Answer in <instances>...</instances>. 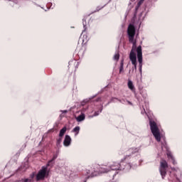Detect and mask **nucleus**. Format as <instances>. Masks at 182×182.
Wrapping results in <instances>:
<instances>
[{
  "label": "nucleus",
  "instance_id": "15",
  "mask_svg": "<svg viewBox=\"0 0 182 182\" xmlns=\"http://www.w3.org/2000/svg\"><path fill=\"white\" fill-rule=\"evenodd\" d=\"M23 182H33V179H31V178L23 179Z\"/></svg>",
  "mask_w": 182,
  "mask_h": 182
},
{
  "label": "nucleus",
  "instance_id": "7",
  "mask_svg": "<svg viewBox=\"0 0 182 182\" xmlns=\"http://www.w3.org/2000/svg\"><path fill=\"white\" fill-rule=\"evenodd\" d=\"M136 53L140 69H141V63H143V54L141 53V46H138V48H136Z\"/></svg>",
  "mask_w": 182,
  "mask_h": 182
},
{
  "label": "nucleus",
  "instance_id": "2",
  "mask_svg": "<svg viewBox=\"0 0 182 182\" xmlns=\"http://www.w3.org/2000/svg\"><path fill=\"white\" fill-rule=\"evenodd\" d=\"M149 124L151 127V132L154 137L156 141H160V140H161V134H160V129H159L157 124H156L154 121H149Z\"/></svg>",
  "mask_w": 182,
  "mask_h": 182
},
{
  "label": "nucleus",
  "instance_id": "22",
  "mask_svg": "<svg viewBox=\"0 0 182 182\" xmlns=\"http://www.w3.org/2000/svg\"><path fill=\"white\" fill-rule=\"evenodd\" d=\"M63 113H68V110H62L61 111Z\"/></svg>",
  "mask_w": 182,
  "mask_h": 182
},
{
  "label": "nucleus",
  "instance_id": "25",
  "mask_svg": "<svg viewBox=\"0 0 182 182\" xmlns=\"http://www.w3.org/2000/svg\"><path fill=\"white\" fill-rule=\"evenodd\" d=\"M132 1H134V0H132Z\"/></svg>",
  "mask_w": 182,
  "mask_h": 182
},
{
  "label": "nucleus",
  "instance_id": "18",
  "mask_svg": "<svg viewBox=\"0 0 182 182\" xmlns=\"http://www.w3.org/2000/svg\"><path fill=\"white\" fill-rule=\"evenodd\" d=\"M33 177H35V173H32L31 176H30V179L31 180H33Z\"/></svg>",
  "mask_w": 182,
  "mask_h": 182
},
{
  "label": "nucleus",
  "instance_id": "23",
  "mask_svg": "<svg viewBox=\"0 0 182 182\" xmlns=\"http://www.w3.org/2000/svg\"><path fill=\"white\" fill-rule=\"evenodd\" d=\"M82 105H84L85 104H83V102H82Z\"/></svg>",
  "mask_w": 182,
  "mask_h": 182
},
{
  "label": "nucleus",
  "instance_id": "3",
  "mask_svg": "<svg viewBox=\"0 0 182 182\" xmlns=\"http://www.w3.org/2000/svg\"><path fill=\"white\" fill-rule=\"evenodd\" d=\"M127 32L129 38V42L133 43L132 48H135L136 50V42L134 41V35L136 33V29L134 28V26L130 24L128 27Z\"/></svg>",
  "mask_w": 182,
  "mask_h": 182
},
{
  "label": "nucleus",
  "instance_id": "8",
  "mask_svg": "<svg viewBox=\"0 0 182 182\" xmlns=\"http://www.w3.org/2000/svg\"><path fill=\"white\" fill-rule=\"evenodd\" d=\"M72 141V139L69 135H66L63 141V144L65 147L70 146V143Z\"/></svg>",
  "mask_w": 182,
  "mask_h": 182
},
{
  "label": "nucleus",
  "instance_id": "13",
  "mask_svg": "<svg viewBox=\"0 0 182 182\" xmlns=\"http://www.w3.org/2000/svg\"><path fill=\"white\" fill-rule=\"evenodd\" d=\"M80 130V127H75L74 129H73V132L75 133H76V134H79V132Z\"/></svg>",
  "mask_w": 182,
  "mask_h": 182
},
{
  "label": "nucleus",
  "instance_id": "20",
  "mask_svg": "<svg viewBox=\"0 0 182 182\" xmlns=\"http://www.w3.org/2000/svg\"><path fill=\"white\" fill-rule=\"evenodd\" d=\"M122 70H123V65H121V68L119 69V72L122 73Z\"/></svg>",
  "mask_w": 182,
  "mask_h": 182
},
{
  "label": "nucleus",
  "instance_id": "14",
  "mask_svg": "<svg viewBox=\"0 0 182 182\" xmlns=\"http://www.w3.org/2000/svg\"><path fill=\"white\" fill-rule=\"evenodd\" d=\"M119 58H120V55H119V53H116L114 55V60H119Z\"/></svg>",
  "mask_w": 182,
  "mask_h": 182
},
{
  "label": "nucleus",
  "instance_id": "12",
  "mask_svg": "<svg viewBox=\"0 0 182 182\" xmlns=\"http://www.w3.org/2000/svg\"><path fill=\"white\" fill-rule=\"evenodd\" d=\"M167 156L168 159H171V160H172V163L173 164H176V161H174V157H173V155H171V152H168L167 153Z\"/></svg>",
  "mask_w": 182,
  "mask_h": 182
},
{
  "label": "nucleus",
  "instance_id": "17",
  "mask_svg": "<svg viewBox=\"0 0 182 182\" xmlns=\"http://www.w3.org/2000/svg\"><path fill=\"white\" fill-rule=\"evenodd\" d=\"M62 142V137L59 138L57 141V144H59L60 143Z\"/></svg>",
  "mask_w": 182,
  "mask_h": 182
},
{
  "label": "nucleus",
  "instance_id": "10",
  "mask_svg": "<svg viewBox=\"0 0 182 182\" xmlns=\"http://www.w3.org/2000/svg\"><path fill=\"white\" fill-rule=\"evenodd\" d=\"M128 87L130 90H134V85H133V82H132V80L128 81Z\"/></svg>",
  "mask_w": 182,
  "mask_h": 182
},
{
  "label": "nucleus",
  "instance_id": "24",
  "mask_svg": "<svg viewBox=\"0 0 182 182\" xmlns=\"http://www.w3.org/2000/svg\"><path fill=\"white\" fill-rule=\"evenodd\" d=\"M172 170H174V168H172Z\"/></svg>",
  "mask_w": 182,
  "mask_h": 182
},
{
  "label": "nucleus",
  "instance_id": "1",
  "mask_svg": "<svg viewBox=\"0 0 182 182\" xmlns=\"http://www.w3.org/2000/svg\"><path fill=\"white\" fill-rule=\"evenodd\" d=\"M111 170H120V165L117 163H113L109 165L108 168H100L99 171L96 170L88 171L87 173L90 174V177H96L97 176H100V174H105V173H109Z\"/></svg>",
  "mask_w": 182,
  "mask_h": 182
},
{
  "label": "nucleus",
  "instance_id": "19",
  "mask_svg": "<svg viewBox=\"0 0 182 182\" xmlns=\"http://www.w3.org/2000/svg\"><path fill=\"white\" fill-rule=\"evenodd\" d=\"M58 156H54L53 159L50 161V163H51V161H53V160H56Z\"/></svg>",
  "mask_w": 182,
  "mask_h": 182
},
{
  "label": "nucleus",
  "instance_id": "21",
  "mask_svg": "<svg viewBox=\"0 0 182 182\" xmlns=\"http://www.w3.org/2000/svg\"><path fill=\"white\" fill-rule=\"evenodd\" d=\"M94 116H99V112H95Z\"/></svg>",
  "mask_w": 182,
  "mask_h": 182
},
{
  "label": "nucleus",
  "instance_id": "6",
  "mask_svg": "<svg viewBox=\"0 0 182 182\" xmlns=\"http://www.w3.org/2000/svg\"><path fill=\"white\" fill-rule=\"evenodd\" d=\"M129 59L134 66V69H137V56L136 55V47H133L130 54H129Z\"/></svg>",
  "mask_w": 182,
  "mask_h": 182
},
{
  "label": "nucleus",
  "instance_id": "16",
  "mask_svg": "<svg viewBox=\"0 0 182 182\" xmlns=\"http://www.w3.org/2000/svg\"><path fill=\"white\" fill-rule=\"evenodd\" d=\"M130 151H132V153H137L139 152V149L138 148H135L134 149H130Z\"/></svg>",
  "mask_w": 182,
  "mask_h": 182
},
{
  "label": "nucleus",
  "instance_id": "9",
  "mask_svg": "<svg viewBox=\"0 0 182 182\" xmlns=\"http://www.w3.org/2000/svg\"><path fill=\"white\" fill-rule=\"evenodd\" d=\"M85 114H82L77 117H76V120L77 122H83V120H85Z\"/></svg>",
  "mask_w": 182,
  "mask_h": 182
},
{
  "label": "nucleus",
  "instance_id": "5",
  "mask_svg": "<svg viewBox=\"0 0 182 182\" xmlns=\"http://www.w3.org/2000/svg\"><path fill=\"white\" fill-rule=\"evenodd\" d=\"M167 167H168L167 161H166L165 160H162L160 163L159 167V171L161 176H162V178H164V177H166V174H167Z\"/></svg>",
  "mask_w": 182,
  "mask_h": 182
},
{
  "label": "nucleus",
  "instance_id": "4",
  "mask_svg": "<svg viewBox=\"0 0 182 182\" xmlns=\"http://www.w3.org/2000/svg\"><path fill=\"white\" fill-rule=\"evenodd\" d=\"M48 176H49V171L48 170V167L43 166L36 175V181H39L40 180H43L45 177H48Z\"/></svg>",
  "mask_w": 182,
  "mask_h": 182
},
{
  "label": "nucleus",
  "instance_id": "11",
  "mask_svg": "<svg viewBox=\"0 0 182 182\" xmlns=\"http://www.w3.org/2000/svg\"><path fill=\"white\" fill-rule=\"evenodd\" d=\"M65 133H66V127H64L60 131V134H59L60 137H63Z\"/></svg>",
  "mask_w": 182,
  "mask_h": 182
}]
</instances>
